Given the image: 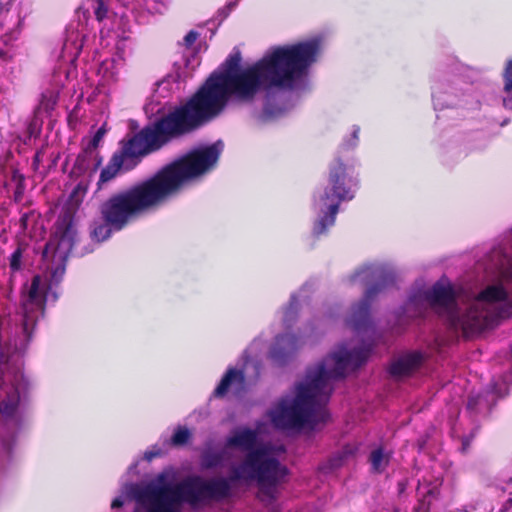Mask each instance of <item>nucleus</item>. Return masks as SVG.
<instances>
[{
  "label": "nucleus",
  "instance_id": "obj_28",
  "mask_svg": "<svg viewBox=\"0 0 512 512\" xmlns=\"http://www.w3.org/2000/svg\"><path fill=\"white\" fill-rule=\"evenodd\" d=\"M198 36H199L198 32H196V31H194V30L189 31V32L185 35V37H184V43H185V45H186L187 47L192 46V45L196 42V40H197Z\"/></svg>",
  "mask_w": 512,
  "mask_h": 512
},
{
  "label": "nucleus",
  "instance_id": "obj_25",
  "mask_svg": "<svg viewBox=\"0 0 512 512\" xmlns=\"http://www.w3.org/2000/svg\"><path fill=\"white\" fill-rule=\"evenodd\" d=\"M93 153H85V147L82 148V151L78 154L75 163L74 169L79 172H83L87 170L89 167V159L91 158Z\"/></svg>",
  "mask_w": 512,
  "mask_h": 512
},
{
  "label": "nucleus",
  "instance_id": "obj_19",
  "mask_svg": "<svg viewBox=\"0 0 512 512\" xmlns=\"http://www.w3.org/2000/svg\"><path fill=\"white\" fill-rule=\"evenodd\" d=\"M504 81V93L503 106L506 109L512 110V59L506 62L504 71L502 73Z\"/></svg>",
  "mask_w": 512,
  "mask_h": 512
},
{
  "label": "nucleus",
  "instance_id": "obj_10",
  "mask_svg": "<svg viewBox=\"0 0 512 512\" xmlns=\"http://www.w3.org/2000/svg\"><path fill=\"white\" fill-rule=\"evenodd\" d=\"M425 300L430 307L445 320L448 327L464 332V322L468 321L467 311L460 313L457 304V295L451 284L438 281L424 293Z\"/></svg>",
  "mask_w": 512,
  "mask_h": 512
},
{
  "label": "nucleus",
  "instance_id": "obj_24",
  "mask_svg": "<svg viewBox=\"0 0 512 512\" xmlns=\"http://www.w3.org/2000/svg\"><path fill=\"white\" fill-rule=\"evenodd\" d=\"M106 134V129L104 126L100 127L93 137L89 140L88 144L85 146V153H93L99 146L101 140Z\"/></svg>",
  "mask_w": 512,
  "mask_h": 512
},
{
  "label": "nucleus",
  "instance_id": "obj_20",
  "mask_svg": "<svg viewBox=\"0 0 512 512\" xmlns=\"http://www.w3.org/2000/svg\"><path fill=\"white\" fill-rule=\"evenodd\" d=\"M19 393L14 391L6 395L5 399L0 401V413L4 417H13L18 409Z\"/></svg>",
  "mask_w": 512,
  "mask_h": 512
},
{
  "label": "nucleus",
  "instance_id": "obj_27",
  "mask_svg": "<svg viewBox=\"0 0 512 512\" xmlns=\"http://www.w3.org/2000/svg\"><path fill=\"white\" fill-rule=\"evenodd\" d=\"M65 264L62 263V264H59L52 272H51V282L54 283V284H59L62 279H63V276L65 274Z\"/></svg>",
  "mask_w": 512,
  "mask_h": 512
},
{
  "label": "nucleus",
  "instance_id": "obj_6",
  "mask_svg": "<svg viewBox=\"0 0 512 512\" xmlns=\"http://www.w3.org/2000/svg\"><path fill=\"white\" fill-rule=\"evenodd\" d=\"M357 186L358 180L349 176L348 167L340 159H336L329 167L328 185L320 197L326 211H323V215L315 223V234H322L329 226L334 225L340 204L354 198V188Z\"/></svg>",
  "mask_w": 512,
  "mask_h": 512
},
{
  "label": "nucleus",
  "instance_id": "obj_32",
  "mask_svg": "<svg viewBox=\"0 0 512 512\" xmlns=\"http://www.w3.org/2000/svg\"><path fill=\"white\" fill-rule=\"evenodd\" d=\"M23 330H24L25 334L27 335V337L30 338L31 334L28 331V318H27V316H25L24 320H23Z\"/></svg>",
  "mask_w": 512,
  "mask_h": 512
},
{
  "label": "nucleus",
  "instance_id": "obj_36",
  "mask_svg": "<svg viewBox=\"0 0 512 512\" xmlns=\"http://www.w3.org/2000/svg\"><path fill=\"white\" fill-rule=\"evenodd\" d=\"M100 164H101V158H99V160L97 161L95 168H97Z\"/></svg>",
  "mask_w": 512,
  "mask_h": 512
},
{
  "label": "nucleus",
  "instance_id": "obj_1",
  "mask_svg": "<svg viewBox=\"0 0 512 512\" xmlns=\"http://www.w3.org/2000/svg\"><path fill=\"white\" fill-rule=\"evenodd\" d=\"M318 52L315 40L277 46L242 69L241 53L235 50L224 61L222 72L212 73L194 94L167 113L191 135L219 117L231 97L251 103L260 91L291 87L316 61Z\"/></svg>",
  "mask_w": 512,
  "mask_h": 512
},
{
  "label": "nucleus",
  "instance_id": "obj_21",
  "mask_svg": "<svg viewBox=\"0 0 512 512\" xmlns=\"http://www.w3.org/2000/svg\"><path fill=\"white\" fill-rule=\"evenodd\" d=\"M439 490L436 487L429 488L423 497L418 501L415 507L416 512H429L431 508V499L437 498Z\"/></svg>",
  "mask_w": 512,
  "mask_h": 512
},
{
  "label": "nucleus",
  "instance_id": "obj_14",
  "mask_svg": "<svg viewBox=\"0 0 512 512\" xmlns=\"http://www.w3.org/2000/svg\"><path fill=\"white\" fill-rule=\"evenodd\" d=\"M49 286L43 282L40 275H34L28 286L26 301L43 308L47 301Z\"/></svg>",
  "mask_w": 512,
  "mask_h": 512
},
{
  "label": "nucleus",
  "instance_id": "obj_33",
  "mask_svg": "<svg viewBox=\"0 0 512 512\" xmlns=\"http://www.w3.org/2000/svg\"><path fill=\"white\" fill-rule=\"evenodd\" d=\"M398 489H399V492L402 493L406 489V484L404 482H399Z\"/></svg>",
  "mask_w": 512,
  "mask_h": 512
},
{
  "label": "nucleus",
  "instance_id": "obj_8",
  "mask_svg": "<svg viewBox=\"0 0 512 512\" xmlns=\"http://www.w3.org/2000/svg\"><path fill=\"white\" fill-rule=\"evenodd\" d=\"M507 297V291L501 284L490 285L482 290L467 308L468 321L464 322V335L480 333L497 324L501 316L494 306Z\"/></svg>",
  "mask_w": 512,
  "mask_h": 512
},
{
  "label": "nucleus",
  "instance_id": "obj_7",
  "mask_svg": "<svg viewBox=\"0 0 512 512\" xmlns=\"http://www.w3.org/2000/svg\"><path fill=\"white\" fill-rule=\"evenodd\" d=\"M87 187L82 183H78L69 195L70 205L63 207L55 224V232L45 244L42 256L44 258L49 255L55 256L59 254L62 260L72 250L77 236L75 227V215L77 208L82 203Z\"/></svg>",
  "mask_w": 512,
  "mask_h": 512
},
{
  "label": "nucleus",
  "instance_id": "obj_15",
  "mask_svg": "<svg viewBox=\"0 0 512 512\" xmlns=\"http://www.w3.org/2000/svg\"><path fill=\"white\" fill-rule=\"evenodd\" d=\"M243 383L244 374L242 371L235 368H229L223 375L220 383L214 390L215 397H223L227 394L231 384L233 382Z\"/></svg>",
  "mask_w": 512,
  "mask_h": 512
},
{
  "label": "nucleus",
  "instance_id": "obj_12",
  "mask_svg": "<svg viewBox=\"0 0 512 512\" xmlns=\"http://www.w3.org/2000/svg\"><path fill=\"white\" fill-rule=\"evenodd\" d=\"M422 362V353L410 352L395 360L389 367V373L394 377L408 376L417 370Z\"/></svg>",
  "mask_w": 512,
  "mask_h": 512
},
{
  "label": "nucleus",
  "instance_id": "obj_2",
  "mask_svg": "<svg viewBox=\"0 0 512 512\" xmlns=\"http://www.w3.org/2000/svg\"><path fill=\"white\" fill-rule=\"evenodd\" d=\"M257 432L250 428L236 431L227 438V448L247 451L242 461L232 468L229 479L205 480L189 476L177 484H148L135 491V500L146 512H179L183 502L191 505L205 500H221L230 495V481L256 482L258 499L266 506L277 499V487L286 481L288 468L264 447L255 448Z\"/></svg>",
  "mask_w": 512,
  "mask_h": 512
},
{
  "label": "nucleus",
  "instance_id": "obj_22",
  "mask_svg": "<svg viewBox=\"0 0 512 512\" xmlns=\"http://www.w3.org/2000/svg\"><path fill=\"white\" fill-rule=\"evenodd\" d=\"M191 432L188 428L179 426L171 437V445L179 447L186 445L191 439Z\"/></svg>",
  "mask_w": 512,
  "mask_h": 512
},
{
  "label": "nucleus",
  "instance_id": "obj_13",
  "mask_svg": "<svg viewBox=\"0 0 512 512\" xmlns=\"http://www.w3.org/2000/svg\"><path fill=\"white\" fill-rule=\"evenodd\" d=\"M299 337L292 333L278 335L271 351L274 360L284 362L287 357L299 348Z\"/></svg>",
  "mask_w": 512,
  "mask_h": 512
},
{
  "label": "nucleus",
  "instance_id": "obj_18",
  "mask_svg": "<svg viewBox=\"0 0 512 512\" xmlns=\"http://www.w3.org/2000/svg\"><path fill=\"white\" fill-rule=\"evenodd\" d=\"M226 458L225 450L214 451L206 449L200 456L201 467L204 469H213L223 464Z\"/></svg>",
  "mask_w": 512,
  "mask_h": 512
},
{
  "label": "nucleus",
  "instance_id": "obj_31",
  "mask_svg": "<svg viewBox=\"0 0 512 512\" xmlns=\"http://www.w3.org/2000/svg\"><path fill=\"white\" fill-rule=\"evenodd\" d=\"M123 506V501L120 498H115L112 503L111 507L114 508H120Z\"/></svg>",
  "mask_w": 512,
  "mask_h": 512
},
{
  "label": "nucleus",
  "instance_id": "obj_16",
  "mask_svg": "<svg viewBox=\"0 0 512 512\" xmlns=\"http://www.w3.org/2000/svg\"><path fill=\"white\" fill-rule=\"evenodd\" d=\"M391 453L386 452L383 447H378L371 451L369 455V463L371 471L376 474L383 473L389 466Z\"/></svg>",
  "mask_w": 512,
  "mask_h": 512
},
{
  "label": "nucleus",
  "instance_id": "obj_35",
  "mask_svg": "<svg viewBox=\"0 0 512 512\" xmlns=\"http://www.w3.org/2000/svg\"><path fill=\"white\" fill-rule=\"evenodd\" d=\"M447 512H468V511L465 508H463V509L448 510Z\"/></svg>",
  "mask_w": 512,
  "mask_h": 512
},
{
  "label": "nucleus",
  "instance_id": "obj_17",
  "mask_svg": "<svg viewBox=\"0 0 512 512\" xmlns=\"http://www.w3.org/2000/svg\"><path fill=\"white\" fill-rule=\"evenodd\" d=\"M358 452V446L356 444H346L340 450L335 452L328 459V465L330 469H337L344 465L346 461L353 458Z\"/></svg>",
  "mask_w": 512,
  "mask_h": 512
},
{
  "label": "nucleus",
  "instance_id": "obj_26",
  "mask_svg": "<svg viewBox=\"0 0 512 512\" xmlns=\"http://www.w3.org/2000/svg\"><path fill=\"white\" fill-rule=\"evenodd\" d=\"M96 2H97V6L94 10V14H95L96 19L99 22H101L106 18L108 8L105 5L104 0H97Z\"/></svg>",
  "mask_w": 512,
  "mask_h": 512
},
{
  "label": "nucleus",
  "instance_id": "obj_4",
  "mask_svg": "<svg viewBox=\"0 0 512 512\" xmlns=\"http://www.w3.org/2000/svg\"><path fill=\"white\" fill-rule=\"evenodd\" d=\"M370 346L353 350L339 349L306 370L305 379L296 385V395L290 404L281 401L272 422L276 428L300 429L306 425L325 423L329 413L325 408L334 390L332 381L342 379L348 367L360 368L369 358Z\"/></svg>",
  "mask_w": 512,
  "mask_h": 512
},
{
  "label": "nucleus",
  "instance_id": "obj_34",
  "mask_svg": "<svg viewBox=\"0 0 512 512\" xmlns=\"http://www.w3.org/2000/svg\"><path fill=\"white\" fill-rule=\"evenodd\" d=\"M39 161H40V153H39V152H37V153L35 154V156H34V163H39Z\"/></svg>",
  "mask_w": 512,
  "mask_h": 512
},
{
  "label": "nucleus",
  "instance_id": "obj_3",
  "mask_svg": "<svg viewBox=\"0 0 512 512\" xmlns=\"http://www.w3.org/2000/svg\"><path fill=\"white\" fill-rule=\"evenodd\" d=\"M220 151L215 144L190 150L162 166L152 176L110 194L98 207L100 220L90 226V237L108 240L177 196L191 181L209 172L217 163Z\"/></svg>",
  "mask_w": 512,
  "mask_h": 512
},
{
  "label": "nucleus",
  "instance_id": "obj_9",
  "mask_svg": "<svg viewBox=\"0 0 512 512\" xmlns=\"http://www.w3.org/2000/svg\"><path fill=\"white\" fill-rule=\"evenodd\" d=\"M359 277L364 281H368L374 277L380 279L379 282L370 286L364 294L363 299L353 308L351 316V325L357 331L364 328L370 317V306L376 295L385 287L394 284L395 276L391 272H385L382 269L373 266H363L356 270L349 278L350 282H355Z\"/></svg>",
  "mask_w": 512,
  "mask_h": 512
},
{
  "label": "nucleus",
  "instance_id": "obj_29",
  "mask_svg": "<svg viewBox=\"0 0 512 512\" xmlns=\"http://www.w3.org/2000/svg\"><path fill=\"white\" fill-rule=\"evenodd\" d=\"M28 220H29V214L28 213H24L21 218H20V225L21 227L23 228V230H26L27 229V226H28Z\"/></svg>",
  "mask_w": 512,
  "mask_h": 512
},
{
  "label": "nucleus",
  "instance_id": "obj_30",
  "mask_svg": "<svg viewBox=\"0 0 512 512\" xmlns=\"http://www.w3.org/2000/svg\"><path fill=\"white\" fill-rule=\"evenodd\" d=\"M160 454V451H149L145 453V458L152 460L153 458L160 456Z\"/></svg>",
  "mask_w": 512,
  "mask_h": 512
},
{
  "label": "nucleus",
  "instance_id": "obj_11",
  "mask_svg": "<svg viewBox=\"0 0 512 512\" xmlns=\"http://www.w3.org/2000/svg\"><path fill=\"white\" fill-rule=\"evenodd\" d=\"M497 403L495 394L492 391L484 390L478 393H471L468 396L466 410L470 417L476 419L478 416H489Z\"/></svg>",
  "mask_w": 512,
  "mask_h": 512
},
{
  "label": "nucleus",
  "instance_id": "obj_5",
  "mask_svg": "<svg viewBox=\"0 0 512 512\" xmlns=\"http://www.w3.org/2000/svg\"><path fill=\"white\" fill-rule=\"evenodd\" d=\"M186 136L188 135L168 113L156 118L138 132L127 135L119 141L118 149L101 170L97 182L98 189L118 175L135 169L148 155Z\"/></svg>",
  "mask_w": 512,
  "mask_h": 512
},
{
  "label": "nucleus",
  "instance_id": "obj_23",
  "mask_svg": "<svg viewBox=\"0 0 512 512\" xmlns=\"http://www.w3.org/2000/svg\"><path fill=\"white\" fill-rule=\"evenodd\" d=\"M24 248L21 245L14 250L9 257V268L12 273L18 272L22 269Z\"/></svg>",
  "mask_w": 512,
  "mask_h": 512
}]
</instances>
